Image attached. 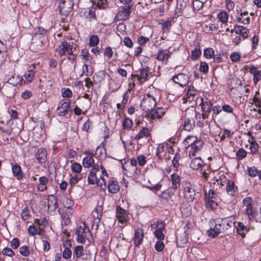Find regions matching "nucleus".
Here are the masks:
<instances>
[{"label":"nucleus","instance_id":"nucleus-46","mask_svg":"<svg viewBox=\"0 0 261 261\" xmlns=\"http://www.w3.org/2000/svg\"><path fill=\"white\" fill-rule=\"evenodd\" d=\"M21 219L25 221L29 219L31 217V212L28 207H25L22 210L21 214Z\"/></svg>","mask_w":261,"mask_h":261},{"label":"nucleus","instance_id":"nucleus-34","mask_svg":"<svg viewBox=\"0 0 261 261\" xmlns=\"http://www.w3.org/2000/svg\"><path fill=\"white\" fill-rule=\"evenodd\" d=\"M88 63L85 62L83 66V72L87 76H91L94 71L93 65H91V64H88Z\"/></svg>","mask_w":261,"mask_h":261},{"label":"nucleus","instance_id":"nucleus-25","mask_svg":"<svg viewBox=\"0 0 261 261\" xmlns=\"http://www.w3.org/2000/svg\"><path fill=\"white\" fill-rule=\"evenodd\" d=\"M204 165L203 161L200 157L193 159L190 163V167L194 170H198Z\"/></svg>","mask_w":261,"mask_h":261},{"label":"nucleus","instance_id":"nucleus-44","mask_svg":"<svg viewBox=\"0 0 261 261\" xmlns=\"http://www.w3.org/2000/svg\"><path fill=\"white\" fill-rule=\"evenodd\" d=\"M206 205L208 208L215 209L217 206V202H215L212 198H207V193H205Z\"/></svg>","mask_w":261,"mask_h":261},{"label":"nucleus","instance_id":"nucleus-60","mask_svg":"<svg viewBox=\"0 0 261 261\" xmlns=\"http://www.w3.org/2000/svg\"><path fill=\"white\" fill-rule=\"evenodd\" d=\"M19 252L21 255L24 256H28L30 253L28 247L27 246H22L19 248Z\"/></svg>","mask_w":261,"mask_h":261},{"label":"nucleus","instance_id":"nucleus-28","mask_svg":"<svg viewBox=\"0 0 261 261\" xmlns=\"http://www.w3.org/2000/svg\"><path fill=\"white\" fill-rule=\"evenodd\" d=\"M237 20L238 22L240 23L245 24H249L250 23V18L248 11H241L240 14L237 17Z\"/></svg>","mask_w":261,"mask_h":261},{"label":"nucleus","instance_id":"nucleus-52","mask_svg":"<svg viewBox=\"0 0 261 261\" xmlns=\"http://www.w3.org/2000/svg\"><path fill=\"white\" fill-rule=\"evenodd\" d=\"M96 184L103 190H105L107 188L106 181L104 177L102 176H101L99 178H97Z\"/></svg>","mask_w":261,"mask_h":261},{"label":"nucleus","instance_id":"nucleus-36","mask_svg":"<svg viewBox=\"0 0 261 261\" xmlns=\"http://www.w3.org/2000/svg\"><path fill=\"white\" fill-rule=\"evenodd\" d=\"M95 10L96 8L94 7H91L90 8H87L84 10V15L85 17L87 18L90 19H95Z\"/></svg>","mask_w":261,"mask_h":261},{"label":"nucleus","instance_id":"nucleus-10","mask_svg":"<svg viewBox=\"0 0 261 261\" xmlns=\"http://www.w3.org/2000/svg\"><path fill=\"white\" fill-rule=\"evenodd\" d=\"M171 80L176 84H178L181 87H184L188 83V77L184 73H180L175 75Z\"/></svg>","mask_w":261,"mask_h":261},{"label":"nucleus","instance_id":"nucleus-55","mask_svg":"<svg viewBox=\"0 0 261 261\" xmlns=\"http://www.w3.org/2000/svg\"><path fill=\"white\" fill-rule=\"evenodd\" d=\"M2 254L4 255L12 257L15 255L14 251L10 248L5 247L2 251Z\"/></svg>","mask_w":261,"mask_h":261},{"label":"nucleus","instance_id":"nucleus-17","mask_svg":"<svg viewBox=\"0 0 261 261\" xmlns=\"http://www.w3.org/2000/svg\"><path fill=\"white\" fill-rule=\"evenodd\" d=\"M249 72L253 75V82L255 84L261 80V70H258L253 65L249 67Z\"/></svg>","mask_w":261,"mask_h":261},{"label":"nucleus","instance_id":"nucleus-50","mask_svg":"<svg viewBox=\"0 0 261 261\" xmlns=\"http://www.w3.org/2000/svg\"><path fill=\"white\" fill-rule=\"evenodd\" d=\"M83 250L84 247L83 246H77L73 250V255H75L77 258H80L83 254Z\"/></svg>","mask_w":261,"mask_h":261},{"label":"nucleus","instance_id":"nucleus-56","mask_svg":"<svg viewBox=\"0 0 261 261\" xmlns=\"http://www.w3.org/2000/svg\"><path fill=\"white\" fill-rule=\"evenodd\" d=\"M82 176L81 174L74 175L70 179L69 183L72 186V185H74L75 184L77 183L79 180L82 179Z\"/></svg>","mask_w":261,"mask_h":261},{"label":"nucleus","instance_id":"nucleus-15","mask_svg":"<svg viewBox=\"0 0 261 261\" xmlns=\"http://www.w3.org/2000/svg\"><path fill=\"white\" fill-rule=\"evenodd\" d=\"M233 32L235 33L236 35H239L242 38L245 39L248 37L249 30L243 26L236 25L234 30L231 31V33Z\"/></svg>","mask_w":261,"mask_h":261},{"label":"nucleus","instance_id":"nucleus-58","mask_svg":"<svg viewBox=\"0 0 261 261\" xmlns=\"http://www.w3.org/2000/svg\"><path fill=\"white\" fill-rule=\"evenodd\" d=\"M181 158V156L179 153H177L175 154L174 157L172 160V165L173 167L176 168V170H177V168L179 166V161Z\"/></svg>","mask_w":261,"mask_h":261},{"label":"nucleus","instance_id":"nucleus-31","mask_svg":"<svg viewBox=\"0 0 261 261\" xmlns=\"http://www.w3.org/2000/svg\"><path fill=\"white\" fill-rule=\"evenodd\" d=\"M22 77L16 74L12 75L8 81V83L14 86H17L18 85H20L22 84Z\"/></svg>","mask_w":261,"mask_h":261},{"label":"nucleus","instance_id":"nucleus-22","mask_svg":"<svg viewBox=\"0 0 261 261\" xmlns=\"http://www.w3.org/2000/svg\"><path fill=\"white\" fill-rule=\"evenodd\" d=\"M86 154L89 155H87L83 159V165L84 168H88L91 167L94 163V160L92 157V155H94V154L90 153L89 150L86 151Z\"/></svg>","mask_w":261,"mask_h":261},{"label":"nucleus","instance_id":"nucleus-7","mask_svg":"<svg viewBox=\"0 0 261 261\" xmlns=\"http://www.w3.org/2000/svg\"><path fill=\"white\" fill-rule=\"evenodd\" d=\"M71 101L69 99L61 100L57 108V113L59 116H64L68 112L70 107Z\"/></svg>","mask_w":261,"mask_h":261},{"label":"nucleus","instance_id":"nucleus-9","mask_svg":"<svg viewBox=\"0 0 261 261\" xmlns=\"http://www.w3.org/2000/svg\"><path fill=\"white\" fill-rule=\"evenodd\" d=\"M116 217L120 223H124L128 220L127 212L120 206H116Z\"/></svg>","mask_w":261,"mask_h":261},{"label":"nucleus","instance_id":"nucleus-6","mask_svg":"<svg viewBox=\"0 0 261 261\" xmlns=\"http://www.w3.org/2000/svg\"><path fill=\"white\" fill-rule=\"evenodd\" d=\"M133 5H129L121 7L115 19L116 20H125L129 16L131 13V9Z\"/></svg>","mask_w":261,"mask_h":261},{"label":"nucleus","instance_id":"nucleus-8","mask_svg":"<svg viewBox=\"0 0 261 261\" xmlns=\"http://www.w3.org/2000/svg\"><path fill=\"white\" fill-rule=\"evenodd\" d=\"M73 49L72 44H70L67 42L64 41H62L58 46L56 49L57 52L60 56L68 54L69 53H71Z\"/></svg>","mask_w":261,"mask_h":261},{"label":"nucleus","instance_id":"nucleus-30","mask_svg":"<svg viewBox=\"0 0 261 261\" xmlns=\"http://www.w3.org/2000/svg\"><path fill=\"white\" fill-rule=\"evenodd\" d=\"M236 227V231L237 233L241 236L243 238L245 237L246 232L249 230L248 228L242 222H238Z\"/></svg>","mask_w":261,"mask_h":261},{"label":"nucleus","instance_id":"nucleus-48","mask_svg":"<svg viewBox=\"0 0 261 261\" xmlns=\"http://www.w3.org/2000/svg\"><path fill=\"white\" fill-rule=\"evenodd\" d=\"M94 4L101 9H105L108 7L107 0H94Z\"/></svg>","mask_w":261,"mask_h":261},{"label":"nucleus","instance_id":"nucleus-41","mask_svg":"<svg viewBox=\"0 0 261 261\" xmlns=\"http://www.w3.org/2000/svg\"><path fill=\"white\" fill-rule=\"evenodd\" d=\"M34 75L35 72L33 71L32 69H30L27 71V72L24 75L25 77V81H24V83L25 84L31 82L34 77Z\"/></svg>","mask_w":261,"mask_h":261},{"label":"nucleus","instance_id":"nucleus-4","mask_svg":"<svg viewBox=\"0 0 261 261\" xmlns=\"http://www.w3.org/2000/svg\"><path fill=\"white\" fill-rule=\"evenodd\" d=\"M200 106H201L202 111V118L203 119H207L213 108V104L212 101L207 98L205 99L201 98Z\"/></svg>","mask_w":261,"mask_h":261},{"label":"nucleus","instance_id":"nucleus-2","mask_svg":"<svg viewBox=\"0 0 261 261\" xmlns=\"http://www.w3.org/2000/svg\"><path fill=\"white\" fill-rule=\"evenodd\" d=\"M156 105L155 98L150 94L144 96L141 102L140 106L142 109L147 113L149 112Z\"/></svg>","mask_w":261,"mask_h":261},{"label":"nucleus","instance_id":"nucleus-5","mask_svg":"<svg viewBox=\"0 0 261 261\" xmlns=\"http://www.w3.org/2000/svg\"><path fill=\"white\" fill-rule=\"evenodd\" d=\"M73 6L72 0H60L58 8L61 15L67 16L71 12Z\"/></svg>","mask_w":261,"mask_h":261},{"label":"nucleus","instance_id":"nucleus-62","mask_svg":"<svg viewBox=\"0 0 261 261\" xmlns=\"http://www.w3.org/2000/svg\"><path fill=\"white\" fill-rule=\"evenodd\" d=\"M62 95L64 98H69L72 96V92L69 88H63L62 89Z\"/></svg>","mask_w":261,"mask_h":261},{"label":"nucleus","instance_id":"nucleus-12","mask_svg":"<svg viewBox=\"0 0 261 261\" xmlns=\"http://www.w3.org/2000/svg\"><path fill=\"white\" fill-rule=\"evenodd\" d=\"M165 113V109L163 108H158L156 109H152L148 113V116L152 119H160Z\"/></svg>","mask_w":261,"mask_h":261},{"label":"nucleus","instance_id":"nucleus-37","mask_svg":"<svg viewBox=\"0 0 261 261\" xmlns=\"http://www.w3.org/2000/svg\"><path fill=\"white\" fill-rule=\"evenodd\" d=\"M246 214L248 216L249 220H251L252 219L258 218V212L256 210V208H254L253 206L245 212Z\"/></svg>","mask_w":261,"mask_h":261},{"label":"nucleus","instance_id":"nucleus-18","mask_svg":"<svg viewBox=\"0 0 261 261\" xmlns=\"http://www.w3.org/2000/svg\"><path fill=\"white\" fill-rule=\"evenodd\" d=\"M197 94L198 91L195 87L192 85H190L186 94L187 100L190 102L194 101Z\"/></svg>","mask_w":261,"mask_h":261},{"label":"nucleus","instance_id":"nucleus-40","mask_svg":"<svg viewBox=\"0 0 261 261\" xmlns=\"http://www.w3.org/2000/svg\"><path fill=\"white\" fill-rule=\"evenodd\" d=\"M201 55V51L200 49V44L197 45L196 47L192 52L191 58L192 60H197Z\"/></svg>","mask_w":261,"mask_h":261},{"label":"nucleus","instance_id":"nucleus-23","mask_svg":"<svg viewBox=\"0 0 261 261\" xmlns=\"http://www.w3.org/2000/svg\"><path fill=\"white\" fill-rule=\"evenodd\" d=\"M140 75L132 74V76L138 77L140 83H143L147 81L148 77L149 69L147 67L143 68L139 70Z\"/></svg>","mask_w":261,"mask_h":261},{"label":"nucleus","instance_id":"nucleus-35","mask_svg":"<svg viewBox=\"0 0 261 261\" xmlns=\"http://www.w3.org/2000/svg\"><path fill=\"white\" fill-rule=\"evenodd\" d=\"M199 139L196 137L188 136L185 139L183 142L184 145L186 148H189L192 145H193L196 141H197Z\"/></svg>","mask_w":261,"mask_h":261},{"label":"nucleus","instance_id":"nucleus-24","mask_svg":"<svg viewBox=\"0 0 261 261\" xmlns=\"http://www.w3.org/2000/svg\"><path fill=\"white\" fill-rule=\"evenodd\" d=\"M39 184L37 189L40 192H43L47 190V185L48 183V179L46 176H42L38 179Z\"/></svg>","mask_w":261,"mask_h":261},{"label":"nucleus","instance_id":"nucleus-14","mask_svg":"<svg viewBox=\"0 0 261 261\" xmlns=\"http://www.w3.org/2000/svg\"><path fill=\"white\" fill-rule=\"evenodd\" d=\"M180 177L177 173H174L172 174L170 179L171 186L170 187L176 191L179 189L180 187Z\"/></svg>","mask_w":261,"mask_h":261},{"label":"nucleus","instance_id":"nucleus-43","mask_svg":"<svg viewBox=\"0 0 261 261\" xmlns=\"http://www.w3.org/2000/svg\"><path fill=\"white\" fill-rule=\"evenodd\" d=\"M97 177L94 171H90L88 175V182L89 184L94 185L96 184Z\"/></svg>","mask_w":261,"mask_h":261},{"label":"nucleus","instance_id":"nucleus-11","mask_svg":"<svg viewBox=\"0 0 261 261\" xmlns=\"http://www.w3.org/2000/svg\"><path fill=\"white\" fill-rule=\"evenodd\" d=\"M203 144V141L199 139L197 141H196L195 143L190 147V150L189 151V156L190 157L194 156L196 155V153L202 149Z\"/></svg>","mask_w":261,"mask_h":261},{"label":"nucleus","instance_id":"nucleus-57","mask_svg":"<svg viewBox=\"0 0 261 261\" xmlns=\"http://www.w3.org/2000/svg\"><path fill=\"white\" fill-rule=\"evenodd\" d=\"M215 51L212 48H207L204 49L203 55L207 59L212 58L214 56Z\"/></svg>","mask_w":261,"mask_h":261},{"label":"nucleus","instance_id":"nucleus-3","mask_svg":"<svg viewBox=\"0 0 261 261\" xmlns=\"http://www.w3.org/2000/svg\"><path fill=\"white\" fill-rule=\"evenodd\" d=\"M184 194L185 198L188 201H193L199 194L198 193H196L195 186L190 182H185Z\"/></svg>","mask_w":261,"mask_h":261},{"label":"nucleus","instance_id":"nucleus-29","mask_svg":"<svg viewBox=\"0 0 261 261\" xmlns=\"http://www.w3.org/2000/svg\"><path fill=\"white\" fill-rule=\"evenodd\" d=\"M12 171L13 176H15L17 180H21L23 178V172L21 170V167L19 165H13L12 166Z\"/></svg>","mask_w":261,"mask_h":261},{"label":"nucleus","instance_id":"nucleus-32","mask_svg":"<svg viewBox=\"0 0 261 261\" xmlns=\"http://www.w3.org/2000/svg\"><path fill=\"white\" fill-rule=\"evenodd\" d=\"M195 125V120L194 118H185L184 128L187 131H190L193 129Z\"/></svg>","mask_w":261,"mask_h":261},{"label":"nucleus","instance_id":"nucleus-63","mask_svg":"<svg viewBox=\"0 0 261 261\" xmlns=\"http://www.w3.org/2000/svg\"><path fill=\"white\" fill-rule=\"evenodd\" d=\"M71 250L68 247H65L63 252V257L65 259H69L71 257Z\"/></svg>","mask_w":261,"mask_h":261},{"label":"nucleus","instance_id":"nucleus-39","mask_svg":"<svg viewBox=\"0 0 261 261\" xmlns=\"http://www.w3.org/2000/svg\"><path fill=\"white\" fill-rule=\"evenodd\" d=\"M218 18L222 23H226L228 21V14L225 11H221L218 14Z\"/></svg>","mask_w":261,"mask_h":261},{"label":"nucleus","instance_id":"nucleus-21","mask_svg":"<svg viewBox=\"0 0 261 261\" xmlns=\"http://www.w3.org/2000/svg\"><path fill=\"white\" fill-rule=\"evenodd\" d=\"M35 158L40 163L45 162L47 158V151L44 148H39L35 154Z\"/></svg>","mask_w":261,"mask_h":261},{"label":"nucleus","instance_id":"nucleus-51","mask_svg":"<svg viewBox=\"0 0 261 261\" xmlns=\"http://www.w3.org/2000/svg\"><path fill=\"white\" fill-rule=\"evenodd\" d=\"M247 155V152L242 148L239 149L237 153L236 158L238 160H242Z\"/></svg>","mask_w":261,"mask_h":261},{"label":"nucleus","instance_id":"nucleus-38","mask_svg":"<svg viewBox=\"0 0 261 261\" xmlns=\"http://www.w3.org/2000/svg\"><path fill=\"white\" fill-rule=\"evenodd\" d=\"M81 56L85 62H89V63L92 64V61L90 59H92V58L90 57L88 49H83L81 51Z\"/></svg>","mask_w":261,"mask_h":261},{"label":"nucleus","instance_id":"nucleus-59","mask_svg":"<svg viewBox=\"0 0 261 261\" xmlns=\"http://www.w3.org/2000/svg\"><path fill=\"white\" fill-rule=\"evenodd\" d=\"M203 6V2L199 0H193V7L195 10L199 11Z\"/></svg>","mask_w":261,"mask_h":261},{"label":"nucleus","instance_id":"nucleus-42","mask_svg":"<svg viewBox=\"0 0 261 261\" xmlns=\"http://www.w3.org/2000/svg\"><path fill=\"white\" fill-rule=\"evenodd\" d=\"M253 200L250 197H247L245 198L243 200V204L245 206V212L248 211L252 207Z\"/></svg>","mask_w":261,"mask_h":261},{"label":"nucleus","instance_id":"nucleus-47","mask_svg":"<svg viewBox=\"0 0 261 261\" xmlns=\"http://www.w3.org/2000/svg\"><path fill=\"white\" fill-rule=\"evenodd\" d=\"M259 145L255 141H253L250 143L249 149L252 154H256L258 151Z\"/></svg>","mask_w":261,"mask_h":261},{"label":"nucleus","instance_id":"nucleus-16","mask_svg":"<svg viewBox=\"0 0 261 261\" xmlns=\"http://www.w3.org/2000/svg\"><path fill=\"white\" fill-rule=\"evenodd\" d=\"M144 237L143 231L141 228H137L135 230L134 243L135 246L139 247L143 242Z\"/></svg>","mask_w":261,"mask_h":261},{"label":"nucleus","instance_id":"nucleus-45","mask_svg":"<svg viewBox=\"0 0 261 261\" xmlns=\"http://www.w3.org/2000/svg\"><path fill=\"white\" fill-rule=\"evenodd\" d=\"M180 210L182 216L185 217H188L191 214V208L190 205H182Z\"/></svg>","mask_w":261,"mask_h":261},{"label":"nucleus","instance_id":"nucleus-64","mask_svg":"<svg viewBox=\"0 0 261 261\" xmlns=\"http://www.w3.org/2000/svg\"><path fill=\"white\" fill-rule=\"evenodd\" d=\"M257 94H259L258 92H256V94L253 98V101L256 107L261 108V98L257 96Z\"/></svg>","mask_w":261,"mask_h":261},{"label":"nucleus","instance_id":"nucleus-49","mask_svg":"<svg viewBox=\"0 0 261 261\" xmlns=\"http://www.w3.org/2000/svg\"><path fill=\"white\" fill-rule=\"evenodd\" d=\"M99 42L98 36L96 35H92L89 38V45L90 46H95L98 44Z\"/></svg>","mask_w":261,"mask_h":261},{"label":"nucleus","instance_id":"nucleus-1","mask_svg":"<svg viewBox=\"0 0 261 261\" xmlns=\"http://www.w3.org/2000/svg\"><path fill=\"white\" fill-rule=\"evenodd\" d=\"M214 221V227H211L206 232L207 234L212 238H215L220 233L228 234L234 225V222L230 217L217 219Z\"/></svg>","mask_w":261,"mask_h":261},{"label":"nucleus","instance_id":"nucleus-20","mask_svg":"<svg viewBox=\"0 0 261 261\" xmlns=\"http://www.w3.org/2000/svg\"><path fill=\"white\" fill-rule=\"evenodd\" d=\"M108 191L112 194L117 193L120 190L118 182L112 178L109 180L108 184Z\"/></svg>","mask_w":261,"mask_h":261},{"label":"nucleus","instance_id":"nucleus-19","mask_svg":"<svg viewBox=\"0 0 261 261\" xmlns=\"http://www.w3.org/2000/svg\"><path fill=\"white\" fill-rule=\"evenodd\" d=\"M226 182V191L228 194L230 196H234L238 190V187L235 185L234 182L232 180H225Z\"/></svg>","mask_w":261,"mask_h":261},{"label":"nucleus","instance_id":"nucleus-54","mask_svg":"<svg viewBox=\"0 0 261 261\" xmlns=\"http://www.w3.org/2000/svg\"><path fill=\"white\" fill-rule=\"evenodd\" d=\"M71 169L73 172L79 173L81 172L82 168L81 165L79 163L75 162L72 164Z\"/></svg>","mask_w":261,"mask_h":261},{"label":"nucleus","instance_id":"nucleus-13","mask_svg":"<svg viewBox=\"0 0 261 261\" xmlns=\"http://www.w3.org/2000/svg\"><path fill=\"white\" fill-rule=\"evenodd\" d=\"M176 190H173L170 187H169L166 190L162 192L160 197L161 198L166 200L167 202L170 200L172 201H173L172 198L174 196V193L176 192Z\"/></svg>","mask_w":261,"mask_h":261},{"label":"nucleus","instance_id":"nucleus-26","mask_svg":"<svg viewBox=\"0 0 261 261\" xmlns=\"http://www.w3.org/2000/svg\"><path fill=\"white\" fill-rule=\"evenodd\" d=\"M171 55V53L169 50L161 49L159 50L156 59L160 61H167Z\"/></svg>","mask_w":261,"mask_h":261},{"label":"nucleus","instance_id":"nucleus-53","mask_svg":"<svg viewBox=\"0 0 261 261\" xmlns=\"http://www.w3.org/2000/svg\"><path fill=\"white\" fill-rule=\"evenodd\" d=\"M258 171L259 170L255 166L248 168V174L252 177L256 176L258 174Z\"/></svg>","mask_w":261,"mask_h":261},{"label":"nucleus","instance_id":"nucleus-33","mask_svg":"<svg viewBox=\"0 0 261 261\" xmlns=\"http://www.w3.org/2000/svg\"><path fill=\"white\" fill-rule=\"evenodd\" d=\"M150 135V130L148 128L146 127H143L139 133L136 135L135 139L136 140H139L144 137H148Z\"/></svg>","mask_w":261,"mask_h":261},{"label":"nucleus","instance_id":"nucleus-27","mask_svg":"<svg viewBox=\"0 0 261 261\" xmlns=\"http://www.w3.org/2000/svg\"><path fill=\"white\" fill-rule=\"evenodd\" d=\"M48 208L51 211H55L58 207V200L53 195L49 196L47 198Z\"/></svg>","mask_w":261,"mask_h":261},{"label":"nucleus","instance_id":"nucleus-61","mask_svg":"<svg viewBox=\"0 0 261 261\" xmlns=\"http://www.w3.org/2000/svg\"><path fill=\"white\" fill-rule=\"evenodd\" d=\"M241 55L238 52H233L230 56V58L232 62H237L240 61Z\"/></svg>","mask_w":261,"mask_h":261}]
</instances>
